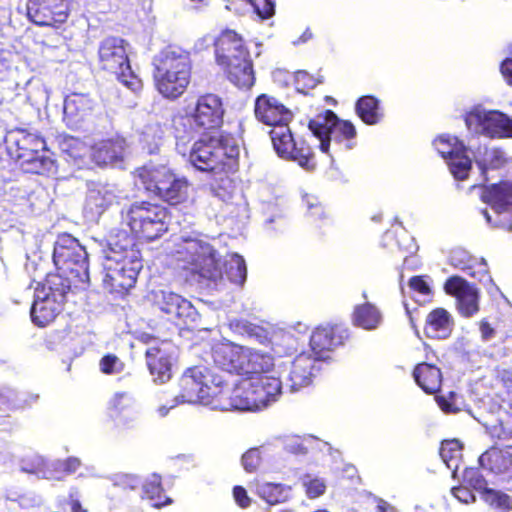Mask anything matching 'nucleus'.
<instances>
[{"instance_id":"nucleus-41","label":"nucleus","mask_w":512,"mask_h":512,"mask_svg":"<svg viewBox=\"0 0 512 512\" xmlns=\"http://www.w3.org/2000/svg\"><path fill=\"white\" fill-rule=\"evenodd\" d=\"M439 453L447 467L456 470L457 461L462 455V445L456 439L445 440L441 443Z\"/></svg>"},{"instance_id":"nucleus-37","label":"nucleus","mask_w":512,"mask_h":512,"mask_svg":"<svg viewBox=\"0 0 512 512\" xmlns=\"http://www.w3.org/2000/svg\"><path fill=\"white\" fill-rule=\"evenodd\" d=\"M490 435L502 447L512 449V415L500 419L490 428Z\"/></svg>"},{"instance_id":"nucleus-12","label":"nucleus","mask_w":512,"mask_h":512,"mask_svg":"<svg viewBox=\"0 0 512 512\" xmlns=\"http://www.w3.org/2000/svg\"><path fill=\"white\" fill-rule=\"evenodd\" d=\"M467 129L491 139L512 138V118L499 110L473 107L464 115Z\"/></svg>"},{"instance_id":"nucleus-55","label":"nucleus","mask_w":512,"mask_h":512,"mask_svg":"<svg viewBox=\"0 0 512 512\" xmlns=\"http://www.w3.org/2000/svg\"><path fill=\"white\" fill-rule=\"evenodd\" d=\"M455 396L454 392H449L447 397L436 395L435 399L442 411L450 413L458 411V408L455 405Z\"/></svg>"},{"instance_id":"nucleus-34","label":"nucleus","mask_w":512,"mask_h":512,"mask_svg":"<svg viewBox=\"0 0 512 512\" xmlns=\"http://www.w3.org/2000/svg\"><path fill=\"white\" fill-rule=\"evenodd\" d=\"M289 486L281 483L256 482L255 493L269 505H277L289 499Z\"/></svg>"},{"instance_id":"nucleus-42","label":"nucleus","mask_w":512,"mask_h":512,"mask_svg":"<svg viewBox=\"0 0 512 512\" xmlns=\"http://www.w3.org/2000/svg\"><path fill=\"white\" fill-rule=\"evenodd\" d=\"M481 498L489 506L500 512H509L512 509L510 496L502 491L489 488L484 490Z\"/></svg>"},{"instance_id":"nucleus-11","label":"nucleus","mask_w":512,"mask_h":512,"mask_svg":"<svg viewBox=\"0 0 512 512\" xmlns=\"http://www.w3.org/2000/svg\"><path fill=\"white\" fill-rule=\"evenodd\" d=\"M226 108L224 99L217 93L204 92L196 96L194 102L185 108L189 130L199 134H210L221 129Z\"/></svg>"},{"instance_id":"nucleus-38","label":"nucleus","mask_w":512,"mask_h":512,"mask_svg":"<svg viewBox=\"0 0 512 512\" xmlns=\"http://www.w3.org/2000/svg\"><path fill=\"white\" fill-rule=\"evenodd\" d=\"M159 308L162 312L174 316L181 317V309L187 306L188 302L180 295L174 292H161V299L158 301Z\"/></svg>"},{"instance_id":"nucleus-46","label":"nucleus","mask_w":512,"mask_h":512,"mask_svg":"<svg viewBox=\"0 0 512 512\" xmlns=\"http://www.w3.org/2000/svg\"><path fill=\"white\" fill-rule=\"evenodd\" d=\"M323 80L320 77H315L305 70H298L294 75V83L299 91H306L315 88Z\"/></svg>"},{"instance_id":"nucleus-4","label":"nucleus","mask_w":512,"mask_h":512,"mask_svg":"<svg viewBox=\"0 0 512 512\" xmlns=\"http://www.w3.org/2000/svg\"><path fill=\"white\" fill-rule=\"evenodd\" d=\"M214 59L225 78L240 89H249L255 83L250 50L243 36L232 29H224L215 38Z\"/></svg>"},{"instance_id":"nucleus-23","label":"nucleus","mask_w":512,"mask_h":512,"mask_svg":"<svg viewBox=\"0 0 512 512\" xmlns=\"http://www.w3.org/2000/svg\"><path fill=\"white\" fill-rule=\"evenodd\" d=\"M511 449L493 445L479 457L482 468L496 475H512V453Z\"/></svg>"},{"instance_id":"nucleus-60","label":"nucleus","mask_w":512,"mask_h":512,"mask_svg":"<svg viewBox=\"0 0 512 512\" xmlns=\"http://www.w3.org/2000/svg\"><path fill=\"white\" fill-rule=\"evenodd\" d=\"M500 72L507 85L512 87V57H508L501 62Z\"/></svg>"},{"instance_id":"nucleus-14","label":"nucleus","mask_w":512,"mask_h":512,"mask_svg":"<svg viewBox=\"0 0 512 512\" xmlns=\"http://www.w3.org/2000/svg\"><path fill=\"white\" fill-rule=\"evenodd\" d=\"M181 260L188 268L201 277L216 279L220 274L219 263L213 247L197 239H186L184 245L178 250Z\"/></svg>"},{"instance_id":"nucleus-47","label":"nucleus","mask_w":512,"mask_h":512,"mask_svg":"<svg viewBox=\"0 0 512 512\" xmlns=\"http://www.w3.org/2000/svg\"><path fill=\"white\" fill-rule=\"evenodd\" d=\"M54 512H87L78 499L76 492H70L67 497L60 499L57 502L56 510Z\"/></svg>"},{"instance_id":"nucleus-3","label":"nucleus","mask_w":512,"mask_h":512,"mask_svg":"<svg viewBox=\"0 0 512 512\" xmlns=\"http://www.w3.org/2000/svg\"><path fill=\"white\" fill-rule=\"evenodd\" d=\"M56 272L50 273L43 287L53 292L67 294L85 289L90 282L88 253L78 239L68 233L59 234L53 249Z\"/></svg>"},{"instance_id":"nucleus-40","label":"nucleus","mask_w":512,"mask_h":512,"mask_svg":"<svg viewBox=\"0 0 512 512\" xmlns=\"http://www.w3.org/2000/svg\"><path fill=\"white\" fill-rule=\"evenodd\" d=\"M447 163L455 179L463 181L468 178L472 169V160L467 155V151L454 155L447 160Z\"/></svg>"},{"instance_id":"nucleus-33","label":"nucleus","mask_w":512,"mask_h":512,"mask_svg":"<svg viewBox=\"0 0 512 512\" xmlns=\"http://www.w3.org/2000/svg\"><path fill=\"white\" fill-rule=\"evenodd\" d=\"M142 498L151 501L155 508H162L173 502L170 497L165 495L162 479L158 474H153L142 484Z\"/></svg>"},{"instance_id":"nucleus-5","label":"nucleus","mask_w":512,"mask_h":512,"mask_svg":"<svg viewBox=\"0 0 512 512\" xmlns=\"http://www.w3.org/2000/svg\"><path fill=\"white\" fill-rule=\"evenodd\" d=\"M192 76L190 53L180 47L169 46L154 60V84L165 98L175 101L188 89Z\"/></svg>"},{"instance_id":"nucleus-44","label":"nucleus","mask_w":512,"mask_h":512,"mask_svg":"<svg viewBox=\"0 0 512 512\" xmlns=\"http://www.w3.org/2000/svg\"><path fill=\"white\" fill-rule=\"evenodd\" d=\"M463 483L468 487L479 492L480 496H482L484 490H488L487 480L482 475L479 468L476 467H468L465 468L462 475Z\"/></svg>"},{"instance_id":"nucleus-29","label":"nucleus","mask_w":512,"mask_h":512,"mask_svg":"<svg viewBox=\"0 0 512 512\" xmlns=\"http://www.w3.org/2000/svg\"><path fill=\"white\" fill-rule=\"evenodd\" d=\"M453 321L444 308L433 309L426 318L424 332L428 338L445 339L452 332Z\"/></svg>"},{"instance_id":"nucleus-62","label":"nucleus","mask_w":512,"mask_h":512,"mask_svg":"<svg viewBox=\"0 0 512 512\" xmlns=\"http://www.w3.org/2000/svg\"><path fill=\"white\" fill-rule=\"evenodd\" d=\"M480 332L484 340H488L494 336V329L487 321L480 322Z\"/></svg>"},{"instance_id":"nucleus-28","label":"nucleus","mask_w":512,"mask_h":512,"mask_svg":"<svg viewBox=\"0 0 512 512\" xmlns=\"http://www.w3.org/2000/svg\"><path fill=\"white\" fill-rule=\"evenodd\" d=\"M316 359L307 353L297 355L291 364L289 379L293 387L307 386L315 376Z\"/></svg>"},{"instance_id":"nucleus-17","label":"nucleus","mask_w":512,"mask_h":512,"mask_svg":"<svg viewBox=\"0 0 512 512\" xmlns=\"http://www.w3.org/2000/svg\"><path fill=\"white\" fill-rule=\"evenodd\" d=\"M219 392L216 403V409L218 410H257L253 385L247 377L240 379L232 389L222 379Z\"/></svg>"},{"instance_id":"nucleus-39","label":"nucleus","mask_w":512,"mask_h":512,"mask_svg":"<svg viewBox=\"0 0 512 512\" xmlns=\"http://www.w3.org/2000/svg\"><path fill=\"white\" fill-rule=\"evenodd\" d=\"M226 274L230 282L242 286L247 277L244 258L238 254H233L226 263Z\"/></svg>"},{"instance_id":"nucleus-18","label":"nucleus","mask_w":512,"mask_h":512,"mask_svg":"<svg viewBox=\"0 0 512 512\" xmlns=\"http://www.w3.org/2000/svg\"><path fill=\"white\" fill-rule=\"evenodd\" d=\"M444 291L456 299L457 309L462 316L471 317L478 312V289L463 277H449L444 284Z\"/></svg>"},{"instance_id":"nucleus-22","label":"nucleus","mask_w":512,"mask_h":512,"mask_svg":"<svg viewBox=\"0 0 512 512\" xmlns=\"http://www.w3.org/2000/svg\"><path fill=\"white\" fill-rule=\"evenodd\" d=\"M64 297L66 294L58 292H49L43 298L34 300L31 307V319L33 323L39 327H45L55 320L62 310V305L56 300V296Z\"/></svg>"},{"instance_id":"nucleus-58","label":"nucleus","mask_w":512,"mask_h":512,"mask_svg":"<svg viewBox=\"0 0 512 512\" xmlns=\"http://www.w3.org/2000/svg\"><path fill=\"white\" fill-rule=\"evenodd\" d=\"M115 143L111 140L103 141L96 150L97 157L104 156V161L109 160L112 161L116 158V152L114 150Z\"/></svg>"},{"instance_id":"nucleus-45","label":"nucleus","mask_w":512,"mask_h":512,"mask_svg":"<svg viewBox=\"0 0 512 512\" xmlns=\"http://www.w3.org/2000/svg\"><path fill=\"white\" fill-rule=\"evenodd\" d=\"M306 496L309 499H315L323 495L326 491V483L318 477L306 475L302 480Z\"/></svg>"},{"instance_id":"nucleus-52","label":"nucleus","mask_w":512,"mask_h":512,"mask_svg":"<svg viewBox=\"0 0 512 512\" xmlns=\"http://www.w3.org/2000/svg\"><path fill=\"white\" fill-rule=\"evenodd\" d=\"M233 499L237 506L241 509H247L252 503V499L249 497L247 490L241 486L236 485L232 489Z\"/></svg>"},{"instance_id":"nucleus-30","label":"nucleus","mask_w":512,"mask_h":512,"mask_svg":"<svg viewBox=\"0 0 512 512\" xmlns=\"http://www.w3.org/2000/svg\"><path fill=\"white\" fill-rule=\"evenodd\" d=\"M274 368V358L270 353L247 347L242 375H268Z\"/></svg>"},{"instance_id":"nucleus-53","label":"nucleus","mask_w":512,"mask_h":512,"mask_svg":"<svg viewBox=\"0 0 512 512\" xmlns=\"http://www.w3.org/2000/svg\"><path fill=\"white\" fill-rule=\"evenodd\" d=\"M287 452L295 455H305L308 453L306 441L300 437L291 439L285 446Z\"/></svg>"},{"instance_id":"nucleus-49","label":"nucleus","mask_w":512,"mask_h":512,"mask_svg":"<svg viewBox=\"0 0 512 512\" xmlns=\"http://www.w3.org/2000/svg\"><path fill=\"white\" fill-rule=\"evenodd\" d=\"M45 460L41 456L33 455L21 460V470L29 474H44Z\"/></svg>"},{"instance_id":"nucleus-51","label":"nucleus","mask_w":512,"mask_h":512,"mask_svg":"<svg viewBox=\"0 0 512 512\" xmlns=\"http://www.w3.org/2000/svg\"><path fill=\"white\" fill-rule=\"evenodd\" d=\"M262 457L258 448H251L242 456V465L246 472L253 473L261 465Z\"/></svg>"},{"instance_id":"nucleus-9","label":"nucleus","mask_w":512,"mask_h":512,"mask_svg":"<svg viewBox=\"0 0 512 512\" xmlns=\"http://www.w3.org/2000/svg\"><path fill=\"white\" fill-rule=\"evenodd\" d=\"M128 42L118 36L104 38L98 46L99 69L115 76L130 90L137 92L143 87L142 80L134 73L127 52Z\"/></svg>"},{"instance_id":"nucleus-24","label":"nucleus","mask_w":512,"mask_h":512,"mask_svg":"<svg viewBox=\"0 0 512 512\" xmlns=\"http://www.w3.org/2000/svg\"><path fill=\"white\" fill-rule=\"evenodd\" d=\"M118 195L109 184H94L87 193L85 207L92 214L101 215L118 203Z\"/></svg>"},{"instance_id":"nucleus-36","label":"nucleus","mask_w":512,"mask_h":512,"mask_svg":"<svg viewBox=\"0 0 512 512\" xmlns=\"http://www.w3.org/2000/svg\"><path fill=\"white\" fill-rule=\"evenodd\" d=\"M433 145L441 157L446 160L454 155H459V153L467 151V147L462 141L448 134L438 136L434 140Z\"/></svg>"},{"instance_id":"nucleus-16","label":"nucleus","mask_w":512,"mask_h":512,"mask_svg":"<svg viewBox=\"0 0 512 512\" xmlns=\"http://www.w3.org/2000/svg\"><path fill=\"white\" fill-rule=\"evenodd\" d=\"M352 338L350 328L342 322H327L314 328L309 345L318 358H324L338 347L345 346Z\"/></svg>"},{"instance_id":"nucleus-59","label":"nucleus","mask_w":512,"mask_h":512,"mask_svg":"<svg viewBox=\"0 0 512 512\" xmlns=\"http://www.w3.org/2000/svg\"><path fill=\"white\" fill-rule=\"evenodd\" d=\"M118 484L124 489L135 490L141 485V480L133 474H124L119 477Z\"/></svg>"},{"instance_id":"nucleus-63","label":"nucleus","mask_w":512,"mask_h":512,"mask_svg":"<svg viewBox=\"0 0 512 512\" xmlns=\"http://www.w3.org/2000/svg\"><path fill=\"white\" fill-rule=\"evenodd\" d=\"M505 163V159L500 151L493 152V158L491 159L492 168H497Z\"/></svg>"},{"instance_id":"nucleus-61","label":"nucleus","mask_w":512,"mask_h":512,"mask_svg":"<svg viewBox=\"0 0 512 512\" xmlns=\"http://www.w3.org/2000/svg\"><path fill=\"white\" fill-rule=\"evenodd\" d=\"M137 340L145 345L153 346L157 345L161 340L155 335L149 332H140L137 336Z\"/></svg>"},{"instance_id":"nucleus-56","label":"nucleus","mask_w":512,"mask_h":512,"mask_svg":"<svg viewBox=\"0 0 512 512\" xmlns=\"http://www.w3.org/2000/svg\"><path fill=\"white\" fill-rule=\"evenodd\" d=\"M469 488L467 485H460L453 487L451 492L460 502L468 504L475 501V496Z\"/></svg>"},{"instance_id":"nucleus-43","label":"nucleus","mask_w":512,"mask_h":512,"mask_svg":"<svg viewBox=\"0 0 512 512\" xmlns=\"http://www.w3.org/2000/svg\"><path fill=\"white\" fill-rule=\"evenodd\" d=\"M490 200L499 206H512V181H500L491 186Z\"/></svg>"},{"instance_id":"nucleus-21","label":"nucleus","mask_w":512,"mask_h":512,"mask_svg":"<svg viewBox=\"0 0 512 512\" xmlns=\"http://www.w3.org/2000/svg\"><path fill=\"white\" fill-rule=\"evenodd\" d=\"M247 347L228 340L215 343L211 349L214 364L235 375H242Z\"/></svg>"},{"instance_id":"nucleus-1","label":"nucleus","mask_w":512,"mask_h":512,"mask_svg":"<svg viewBox=\"0 0 512 512\" xmlns=\"http://www.w3.org/2000/svg\"><path fill=\"white\" fill-rule=\"evenodd\" d=\"M189 151V162L197 170L212 173L209 183L213 193L221 198L230 196L234 188L231 175L239 170L240 147L236 137L227 131L217 135L203 134Z\"/></svg>"},{"instance_id":"nucleus-10","label":"nucleus","mask_w":512,"mask_h":512,"mask_svg":"<svg viewBox=\"0 0 512 512\" xmlns=\"http://www.w3.org/2000/svg\"><path fill=\"white\" fill-rule=\"evenodd\" d=\"M222 378L214 375L206 367L193 366L184 371L179 379L181 402L201 403L216 409Z\"/></svg>"},{"instance_id":"nucleus-48","label":"nucleus","mask_w":512,"mask_h":512,"mask_svg":"<svg viewBox=\"0 0 512 512\" xmlns=\"http://www.w3.org/2000/svg\"><path fill=\"white\" fill-rule=\"evenodd\" d=\"M100 371L106 375L119 373L124 369V363L114 354L104 355L99 362Z\"/></svg>"},{"instance_id":"nucleus-6","label":"nucleus","mask_w":512,"mask_h":512,"mask_svg":"<svg viewBox=\"0 0 512 512\" xmlns=\"http://www.w3.org/2000/svg\"><path fill=\"white\" fill-rule=\"evenodd\" d=\"M9 155L25 173L49 175L56 171V163L47 148L45 139L37 132L15 127L6 138Z\"/></svg>"},{"instance_id":"nucleus-32","label":"nucleus","mask_w":512,"mask_h":512,"mask_svg":"<svg viewBox=\"0 0 512 512\" xmlns=\"http://www.w3.org/2000/svg\"><path fill=\"white\" fill-rule=\"evenodd\" d=\"M93 102L88 95L82 93H71L64 100V118L73 124L84 120L90 114Z\"/></svg>"},{"instance_id":"nucleus-26","label":"nucleus","mask_w":512,"mask_h":512,"mask_svg":"<svg viewBox=\"0 0 512 512\" xmlns=\"http://www.w3.org/2000/svg\"><path fill=\"white\" fill-rule=\"evenodd\" d=\"M413 378L417 385L427 394H436L440 391L443 375L439 367L434 364L422 362L413 369Z\"/></svg>"},{"instance_id":"nucleus-31","label":"nucleus","mask_w":512,"mask_h":512,"mask_svg":"<svg viewBox=\"0 0 512 512\" xmlns=\"http://www.w3.org/2000/svg\"><path fill=\"white\" fill-rule=\"evenodd\" d=\"M383 316L380 309L370 303L365 302L354 306L351 313L352 324L363 330H376L382 323Z\"/></svg>"},{"instance_id":"nucleus-7","label":"nucleus","mask_w":512,"mask_h":512,"mask_svg":"<svg viewBox=\"0 0 512 512\" xmlns=\"http://www.w3.org/2000/svg\"><path fill=\"white\" fill-rule=\"evenodd\" d=\"M121 216L128 234L144 243H152L165 236L170 227L171 214L165 206L149 200H136L128 204Z\"/></svg>"},{"instance_id":"nucleus-19","label":"nucleus","mask_w":512,"mask_h":512,"mask_svg":"<svg viewBox=\"0 0 512 512\" xmlns=\"http://www.w3.org/2000/svg\"><path fill=\"white\" fill-rule=\"evenodd\" d=\"M256 119L267 126L276 127L290 123L293 113L279 99L268 94L256 97L254 103Z\"/></svg>"},{"instance_id":"nucleus-54","label":"nucleus","mask_w":512,"mask_h":512,"mask_svg":"<svg viewBox=\"0 0 512 512\" xmlns=\"http://www.w3.org/2000/svg\"><path fill=\"white\" fill-rule=\"evenodd\" d=\"M81 467V461L77 457H68L58 462V470L65 475L75 473Z\"/></svg>"},{"instance_id":"nucleus-15","label":"nucleus","mask_w":512,"mask_h":512,"mask_svg":"<svg viewBox=\"0 0 512 512\" xmlns=\"http://www.w3.org/2000/svg\"><path fill=\"white\" fill-rule=\"evenodd\" d=\"M69 0H27V19L39 27L54 29L64 25L70 16Z\"/></svg>"},{"instance_id":"nucleus-8","label":"nucleus","mask_w":512,"mask_h":512,"mask_svg":"<svg viewBox=\"0 0 512 512\" xmlns=\"http://www.w3.org/2000/svg\"><path fill=\"white\" fill-rule=\"evenodd\" d=\"M137 176L147 193L169 205H180L188 200L190 182L166 165L140 167Z\"/></svg>"},{"instance_id":"nucleus-2","label":"nucleus","mask_w":512,"mask_h":512,"mask_svg":"<svg viewBox=\"0 0 512 512\" xmlns=\"http://www.w3.org/2000/svg\"><path fill=\"white\" fill-rule=\"evenodd\" d=\"M142 267L141 251L133 237L127 230H114L104 263V289L115 297H125L135 287Z\"/></svg>"},{"instance_id":"nucleus-20","label":"nucleus","mask_w":512,"mask_h":512,"mask_svg":"<svg viewBox=\"0 0 512 512\" xmlns=\"http://www.w3.org/2000/svg\"><path fill=\"white\" fill-rule=\"evenodd\" d=\"M172 342L162 339L157 345L148 347L145 358L154 381L165 383L172 377Z\"/></svg>"},{"instance_id":"nucleus-25","label":"nucleus","mask_w":512,"mask_h":512,"mask_svg":"<svg viewBox=\"0 0 512 512\" xmlns=\"http://www.w3.org/2000/svg\"><path fill=\"white\" fill-rule=\"evenodd\" d=\"M253 385L254 398L257 410L266 407L281 393V381L278 377L270 375H255L247 377Z\"/></svg>"},{"instance_id":"nucleus-50","label":"nucleus","mask_w":512,"mask_h":512,"mask_svg":"<svg viewBox=\"0 0 512 512\" xmlns=\"http://www.w3.org/2000/svg\"><path fill=\"white\" fill-rule=\"evenodd\" d=\"M356 136V129L354 125L348 120H340L337 117V123L333 126L332 137L335 140L345 139L350 140Z\"/></svg>"},{"instance_id":"nucleus-57","label":"nucleus","mask_w":512,"mask_h":512,"mask_svg":"<svg viewBox=\"0 0 512 512\" xmlns=\"http://www.w3.org/2000/svg\"><path fill=\"white\" fill-rule=\"evenodd\" d=\"M409 287L421 295H428L431 292V289L423 276L411 277L409 279Z\"/></svg>"},{"instance_id":"nucleus-35","label":"nucleus","mask_w":512,"mask_h":512,"mask_svg":"<svg viewBox=\"0 0 512 512\" xmlns=\"http://www.w3.org/2000/svg\"><path fill=\"white\" fill-rule=\"evenodd\" d=\"M358 117L367 125H375L383 117L380 101L373 95L360 97L355 105Z\"/></svg>"},{"instance_id":"nucleus-64","label":"nucleus","mask_w":512,"mask_h":512,"mask_svg":"<svg viewBox=\"0 0 512 512\" xmlns=\"http://www.w3.org/2000/svg\"><path fill=\"white\" fill-rule=\"evenodd\" d=\"M391 508L390 504L383 500V499H379L377 501V505H376V512H388V510Z\"/></svg>"},{"instance_id":"nucleus-13","label":"nucleus","mask_w":512,"mask_h":512,"mask_svg":"<svg viewBox=\"0 0 512 512\" xmlns=\"http://www.w3.org/2000/svg\"><path fill=\"white\" fill-rule=\"evenodd\" d=\"M270 136L273 147L281 158L297 162L309 171L316 168L317 163L311 146L304 139L296 140L293 137L289 123L273 127Z\"/></svg>"},{"instance_id":"nucleus-27","label":"nucleus","mask_w":512,"mask_h":512,"mask_svg":"<svg viewBox=\"0 0 512 512\" xmlns=\"http://www.w3.org/2000/svg\"><path fill=\"white\" fill-rule=\"evenodd\" d=\"M335 123H337V115L332 110H325L308 123V127L313 135L319 139V148L324 153L329 151Z\"/></svg>"}]
</instances>
